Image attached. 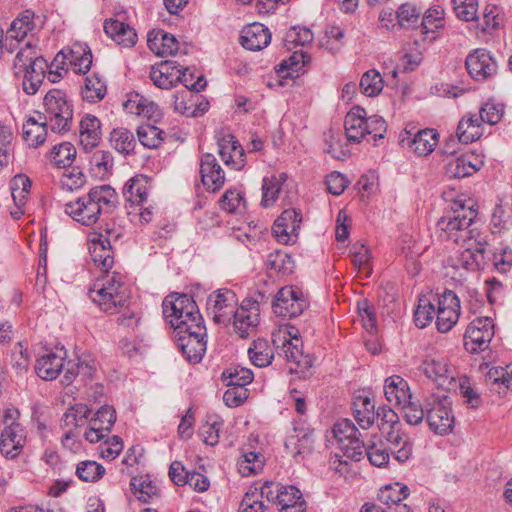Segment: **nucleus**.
<instances>
[{
    "label": "nucleus",
    "mask_w": 512,
    "mask_h": 512,
    "mask_svg": "<svg viewBox=\"0 0 512 512\" xmlns=\"http://www.w3.org/2000/svg\"><path fill=\"white\" fill-rule=\"evenodd\" d=\"M147 44L151 51L161 57L175 55L179 47L177 39L162 30L149 33Z\"/></svg>",
    "instance_id": "72a5a7b5"
},
{
    "label": "nucleus",
    "mask_w": 512,
    "mask_h": 512,
    "mask_svg": "<svg viewBox=\"0 0 512 512\" xmlns=\"http://www.w3.org/2000/svg\"><path fill=\"white\" fill-rule=\"evenodd\" d=\"M248 355L253 365L262 368L271 364L274 349L266 339H257L249 347Z\"/></svg>",
    "instance_id": "79ce46f5"
},
{
    "label": "nucleus",
    "mask_w": 512,
    "mask_h": 512,
    "mask_svg": "<svg viewBox=\"0 0 512 512\" xmlns=\"http://www.w3.org/2000/svg\"><path fill=\"white\" fill-rule=\"evenodd\" d=\"M265 509L266 506L258 493V488L250 487L241 501L239 512H264Z\"/></svg>",
    "instance_id": "338daca9"
},
{
    "label": "nucleus",
    "mask_w": 512,
    "mask_h": 512,
    "mask_svg": "<svg viewBox=\"0 0 512 512\" xmlns=\"http://www.w3.org/2000/svg\"><path fill=\"white\" fill-rule=\"evenodd\" d=\"M237 309L238 298L230 289H218L207 298V311L217 324L228 325Z\"/></svg>",
    "instance_id": "9d476101"
},
{
    "label": "nucleus",
    "mask_w": 512,
    "mask_h": 512,
    "mask_svg": "<svg viewBox=\"0 0 512 512\" xmlns=\"http://www.w3.org/2000/svg\"><path fill=\"white\" fill-rule=\"evenodd\" d=\"M384 394L387 401L396 406H401L412 399L407 381L398 375L390 376L385 380Z\"/></svg>",
    "instance_id": "cd10ccee"
},
{
    "label": "nucleus",
    "mask_w": 512,
    "mask_h": 512,
    "mask_svg": "<svg viewBox=\"0 0 512 512\" xmlns=\"http://www.w3.org/2000/svg\"><path fill=\"white\" fill-rule=\"evenodd\" d=\"M227 381V386H238L245 388L253 380V373L250 369L244 367H235L229 371L223 372Z\"/></svg>",
    "instance_id": "774afa93"
},
{
    "label": "nucleus",
    "mask_w": 512,
    "mask_h": 512,
    "mask_svg": "<svg viewBox=\"0 0 512 512\" xmlns=\"http://www.w3.org/2000/svg\"><path fill=\"white\" fill-rule=\"evenodd\" d=\"M106 93V82L99 74L93 73L85 78L81 90L83 100L89 103H97L105 97Z\"/></svg>",
    "instance_id": "ea45409f"
},
{
    "label": "nucleus",
    "mask_w": 512,
    "mask_h": 512,
    "mask_svg": "<svg viewBox=\"0 0 512 512\" xmlns=\"http://www.w3.org/2000/svg\"><path fill=\"white\" fill-rule=\"evenodd\" d=\"M332 432L344 455L353 460H360L364 454L365 442L353 422L341 419L334 424Z\"/></svg>",
    "instance_id": "1a4fd4ad"
},
{
    "label": "nucleus",
    "mask_w": 512,
    "mask_h": 512,
    "mask_svg": "<svg viewBox=\"0 0 512 512\" xmlns=\"http://www.w3.org/2000/svg\"><path fill=\"white\" fill-rule=\"evenodd\" d=\"M91 410L84 404H76L70 407L62 417L63 428L78 427L84 425L88 418Z\"/></svg>",
    "instance_id": "052dcab7"
},
{
    "label": "nucleus",
    "mask_w": 512,
    "mask_h": 512,
    "mask_svg": "<svg viewBox=\"0 0 512 512\" xmlns=\"http://www.w3.org/2000/svg\"><path fill=\"white\" fill-rule=\"evenodd\" d=\"M349 256L354 267L369 277L372 273L371 265V252L368 247L362 243H355L352 245Z\"/></svg>",
    "instance_id": "603ef678"
},
{
    "label": "nucleus",
    "mask_w": 512,
    "mask_h": 512,
    "mask_svg": "<svg viewBox=\"0 0 512 512\" xmlns=\"http://www.w3.org/2000/svg\"><path fill=\"white\" fill-rule=\"evenodd\" d=\"M266 268L270 275L286 276L294 271L295 263L284 251H275L267 257Z\"/></svg>",
    "instance_id": "a19ab883"
},
{
    "label": "nucleus",
    "mask_w": 512,
    "mask_h": 512,
    "mask_svg": "<svg viewBox=\"0 0 512 512\" xmlns=\"http://www.w3.org/2000/svg\"><path fill=\"white\" fill-rule=\"evenodd\" d=\"M180 69L172 61H162L151 67L150 78L160 89H170L180 79Z\"/></svg>",
    "instance_id": "4be33fe9"
},
{
    "label": "nucleus",
    "mask_w": 512,
    "mask_h": 512,
    "mask_svg": "<svg viewBox=\"0 0 512 512\" xmlns=\"http://www.w3.org/2000/svg\"><path fill=\"white\" fill-rule=\"evenodd\" d=\"M149 181L147 177L139 175L131 178L123 188V194L133 205H143L147 201Z\"/></svg>",
    "instance_id": "4c0bfd02"
},
{
    "label": "nucleus",
    "mask_w": 512,
    "mask_h": 512,
    "mask_svg": "<svg viewBox=\"0 0 512 512\" xmlns=\"http://www.w3.org/2000/svg\"><path fill=\"white\" fill-rule=\"evenodd\" d=\"M444 25V10L440 7L430 8L426 11L420 25L421 33L426 34L437 30Z\"/></svg>",
    "instance_id": "0e129e2a"
},
{
    "label": "nucleus",
    "mask_w": 512,
    "mask_h": 512,
    "mask_svg": "<svg viewBox=\"0 0 512 512\" xmlns=\"http://www.w3.org/2000/svg\"><path fill=\"white\" fill-rule=\"evenodd\" d=\"M66 352L63 349L48 351L39 357L35 364L37 375L44 380H54L64 367Z\"/></svg>",
    "instance_id": "aec40b11"
},
{
    "label": "nucleus",
    "mask_w": 512,
    "mask_h": 512,
    "mask_svg": "<svg viewBox=\"0 0 512 512\" xmlns=\"http://www.w3.org/2000/svg\"><path fill=\"white\" fill-rule=\"evenodd\" d=\"M200 174L203 185L209 191L216 192L224 185V171L213 154L205 153L201 157Z\"/></svg>",
    "instance_id": "a211bd4d"
},
{
    "label": "nucleus",
    "mask_w": 512,
    "mask_h": 512,
    "mask_svg": "<svg viewBox=\"0 0 512 512\" xmlns=\"http://www.w3.org/2000/svg\"><path fill=\"white\" fill-rule=\"evenodd\" d=\"M104 474L105 468L96 461H81L76 467V475L84 482H97Z\"/></svg>",
    "instance_id": "bf43d9fd"
},
{
    "label": "nucleus",
    "mask_w": 512,
    "mask_h": 512,
    "mask_svg": "<svg viewBox=\"0 0 512 512\" xmlns=\"http://www.w3.org/2000/svg\"><path fill=\"white\" fill-rule=\"evenodd\" d=\"M287 175L280 173L278 176L272 175L265 177L262 182V200L261 205L265 208L272 206L281 190V186L286 181Z\"/></svg>",
    "instance_id": "49530a36"
},
{
    "label": "nucleus",
    "mask_w": 512,
    "mask_h": 512,
    "mask_svg": "<svg viewBox=\"0 0 512 512\" xmlns=\"http://www.w3.org/2000/svg\"><path fill=\"white\" fill-rule=\"evenodd\" d=\"M264 466V456L260 453L247 452L240 456L237 461L239 473L248 477L258 473Z\"/></svg>",
    "instance_id": "6e6d98bb"
},
{
    "label": "nucleus",
    "mask_w": 512,
    "mask_h": 512,
    "mask_svg": "<svg viewBox=\"0 0 512 512\" xmlns=\"http://www.w3.org/2000/svg\"><path fill=\"white\" fill-rule=\"evenodd\" d=\"M109 141L117 152L124 155L131 154L136 147V140L133 133L124 127L113 129L110 133Z\"/></svg>",
    "instance_id": "a18cd8bd"
},
{
    "label": "nucleus",
    "mask_w": 512,
    "mask_h": 512,
    "mask_svg": "<svg viewBox=\"0 0 512 512\" xmlns=\"http://www.w3.org/2000/svg\"><path fill=\"white\" fill-rule=\"evenodd\" d=\"M276 496L277 505L281 512H305V502L298 488L292 485H284Z\"/></svg>",
    "instance_id": "c9c22d12"
},
{
    "label": "nucleus",
    "mask_w": 512,
    "mask_h": 512,
    "mask_svg": "<svg viewBox=\"0 0 512 512\" xmlns=\"http://www.w3.org/2000/svg\"><path fill=\"white\" fill-rule=\"evenodd\" d=\"M477 215L478 211L472 199H457L453 201L450 210L437 222L440 236L443 239L460 243L469 238L481 235L476 229H470Z\"/></svg>",
    "instance_id": "7ed1b4c3"
},
{
    "label": "nucleus",
    "mask_w": 512,
    "mask_h": 512,
    "mask_svg": "<svg viewBox=\"0 0 512 512\" xmlns=\"http://www.w3.org/2000/svg\"><path fill=\"white\" fill-rule=\"evenodd\" d=\"M302 218L295 209H286L275 220L273 234L277 241L282 244L294 243L298 236Z\"/></svg>",
    "instance_id": "2eb2a0df"
},
{
    "label": "nucleus",
    "mask_w": 512,
    "mask_h": 512,
    "mask_svg": "<svg viewBox=\"0 0 512 512\" xmlns=\"http://www.w3.org/2000/svg\"><path fill=\"white\" fill-rule=\"evenodd\" d=\"M68 61L76 72L86 74L92 65V52L87 45L75 44L68 50Z\"/></svg>",
    "instance_id": "c03bdc74"
},
{
    "label": "nucleus",
    "mask_w": 512,
    "mask_h": 512,
    "mask_svg": "<svg viewBox=\"0 0 512 512\" xmlns=\"http://www.w3.org/2000/svg\"><path fill=\"white\" fill-rule=\"evenodd\" d=\"M344 128L348 141L360 143L367 135H372L374 141L382 139L387 125L382 117L378 115L367 117L365 109L356 106L346 114Z\"/></svg>",
    "instance_id": "39448f33"
},
{
    "label": "nucleus",
    "mask_w": 512,
    "mask_h": 512,
    "mask_svg": "<svg viewBox=\"0 0 512 512\" xmlns=\"http://www.w3.org/2000/svg\"><path fill=\"white\" fill-rule=\"evenodd\" d=\"M438 133L434 129L418 131L410 147L419 156H427L432 153L438 144Z\"/></svg>",
    "instance_id": "37998d69"
},
{
    "label": "nucleus",
    "mask_w": 512,
    "mask_h": 512,
    "mask_svg": "<svg viewBox=\"0 0 512 512\" xmlns=\"http://www.w3.org/2000/svg\"><path fill=\"white\" fill-rule=\"evenodd\" d=\"M504 112L505 108L503 104L489 100L482 104L478 114L480 116V122L493 126L501 121Z\"/></svg>",
    "instance_id": "680f3d73"
},
{
    "label": "nucleus",
    "mask_w": 512,
    "mask_h": 512,
    "mask_svg": "<svg viewBox=\"0 0 512 512\" xmlns=\"http://www.w3.org/2000/svg\"><path fill=\"white\" fill-rule=\"evenodd\" d=\"M409 495V489L405 485L396 483L394 485H387L383 487L378 493L379 505L384 509H389L400 502H403Z\"/></svg>",
    "instance_id": "de8ad7c7"
},
{
    "label": "nucleus",
    "mask_w": 512,
    "mask_h": 512,
    "mask_svg": "<svg viewBox=\"0 0 512 512\" xmlns=\"http://www.w3.org/2000/svg\"><path fill=\"white\" fill-rule=\"evenodd\" d=\"M104 31L108 37L125 47H132L137 41L135 30L118 20H106L104 23Z\"/></svg>",
    "instance_id": "473e14b6"
},
{
    "label": "nucleus",
    "mask_w": 512,
    "mask_h": 512,
    "mask_svg": "<svg viewBox=\"0 0 512 512\" xmlns=\"http://www.w3.org/2000/svg\"><path fill=\"white\" fill-rule=\"evenodd\" d=\"M462 248L458 256L453 259V267L467 271L484 269L487 259L491 254L489 245L481 235L469 238L462 242Z\"/></svg>",
    "instance_id": "0eeeda50"
},
{
    "label": "nucleus",
    "mask_w": 512,
    "mask_h": 512,
    "mask_svg": "<svg viewBox=\"0 0 512 512\" xmlns=\"http://www.w3.org/2000/svg\"><path fill=\"white\" fill-rule=\"evenodd\" d=\"M240 39L245 49L259 51L270 43L271 33L263 24L252 23L242 30Z\"/></svg>",
    "instance_id": "412c9836"
},
{
    "label": "nucleus",
    "mask_w": 512,
    "mask_h": 512,
    "mask_svg": "<svg viewBox=\"0 0 512 512\" xmlns=\"http://www.w3.org/2000/svg\"><path fill=\"white\" fill-rule=\"evenodd\" d=\"M117 193L110 185H99L76 201L66 203L65 213L82 225L92 226L98 222L102 213H108L116 207Z\"/></svg>",
    "instance_id": "f03ea898"
},
{
    "label": "nucleus",
    "mask_w": 512,
    "mask_h": 512,
    "mask_svg": "<svg viewBox=\"0 0 512 512\" xmlns=\"http://www.w3.org/2000/svg\"><path fill=\"white\" fill-rule=\"evenodd\" d=\"M165 132L150 124H143L137 129L139 142L146 148L155 149L164 140Z\"/></svg>",
    "instance_id": "4d7b16f0"
},
{
    "label": "nucleus",
    "mask_w": 512,
    "mask_h": 512,
    "mask_svg": "<svg viewBox=\"0 0 512 512\" xmlns=\"http://www.w3.org/2000/svg\"><path fill=\"white\" fill-rule=\"evenodd\" d=\"M123 108L127 113L147 118L160 116L158 105L137 92H131L127 95Z\"/></svg>",
    "instance_id": "7c9ffc66"
},
{
    "label": "nucleus",
    "mask_w": 512,
    "mask_h": 512,
    "mask_svg": "<svg viewBox=\"0 0 512 512\" xmlns=\"http://www.w3.org/2000/svg\"><path fill=\"white\" fill-rule=\"evenodd\" d=\"M430 296H421L418 300V306L414 312V321L417 327L425 328L434 319L435 302Z\"/></svg>",
    "instance_id": "5fc2aeb1"
},
{
    "label": "nucleus",
    "mask_w": 512,
    "mask_h": 512,
    "mask_svg": "<svg viewBox=\"0 0 512 512\" xmlns=\"http://www.w3.org/2000/svg\"><path fill=\"white\" fill-rule=\"evenodd\" d=\"M309 306L306 295L296 286L281 288L273 303L274 313L281 317L295 318Z\"/></svg>",
    "instance_id": "9b49d317"
},
{
    "label": "nucleus",
    "mask_w": 512,
    "mask_h": 512,
    "mask_svg": "<svg viewBox=\"0 0 512 512\" xmlns=\"http://www.w3.org/2000/svg\"><path fill=\"white\" fill-rule=\"evenodd\" d=\"M38 60H44V58L37 54L35 47H33L30 43H27L17 52L14 58L12 65L14 76L20 77L21 73H23L25 69H28L33 65L34 62Z\"/></svg>",
    "instance_id": "8fccbe9b"
},
{
    "label": "nucleus",
    "mask_w": 512,
    "mask_h": 512,
    "mask_svg": "<svg viewBox=\"0 0 512 512\" xmlns=\"http://www.w3.org/2000/svg\"><path fill=\"white\" fill-rule=\"evenodd\" d=\"M48 122L45 121L41 113H37V117L31 116L23 124V138L30 147L37 148L42 145L47 136Z\"/></svg>",
    "instance_id": "bb28decb"
},
{
    "label": "nucleus",
    "mask_w": 512,
    "mask_h": 512,
    "mask_svg": "<svg viewBox=\"0 0 512 512\" xmlns=\"http://www.w3.org/2000/svg\"><path fill=\"white\" fill-rule=\"evenodd\" d=\"M494 336V325L490 318H477L467 327L464 346L470 353H478L488 348Z\"/></svg>",
    "instance_id": "ddd939ff"
},
{
    "label": "nucleus",
    "mask_w": 512,
    "mask_h": 512,
    "mask_svg": "<svg viewBox=\"0 0 512 512\" xmlns=\"http://www.w3.org/2000/svg\"><path fill=\"white\" fill-rule=\"evenodd\" d=\"M313 444V431L308 428H295L294 434L290 435L285 448L293 457H297L311 451Z\"/></svg>",
    "instance_id": "f704fd0d"
},
{
    "label": "nucleus",
    "mask_w": 512,
    "mask_h": 512,
    "mask_svg": "<svg viewBox=\"0 0 512 512\" xmlns=\"http://www.w3.org/2000/svg\"><path fill=\"white\" fill-rule=\"evenodd\" d=\"M219 155L224 163L236 170H240L245 165V152L242 146L234 140L232 135L224 137L218 143Z\"/></svg>",
    "instance_id": "393cba45"
},
{
    "label": "nucleus",
    "mask_w": 512,
    "mask_h": 512,
    "mask_svg": "<svg viewBox=\"0 0 512 512\" xmlns=\"http://www.w3.org/2000/svg\"><path fill=\"white\" fill-rule=\"evenodd\" d=\"M76 157V148L70 142L53 146L49 154L50 162L58 168L71 166Z\"/></svg>",
    "instance_id": "3c124183"
},
{
    "label": "nucleus",
    "mask_w": 512,
    "mask_h": 512,
    "mask_svg": "<svg viewBox=\"0 0 512 512\" xmlns=\"http://www.w3.org/2000/svg\"><path fill=\"white\" fill-rule=\"evenodd\" d=\"M47 69L48 64L44 59L34 62L32 66L21 73L22 88L27 95H34L38 92L46 77Z\"/></svg>",
    "instance_id": "c756f323"
},
{
    "label": "nucleus",
    "mask_w": 512,
    "mask_h": 512,
    "mask_svg": "<svg viewBox=\"0 0 512 512\" xmlns=\"http://www.w3.org/2000/svg\"><path fill=\"white\" fill-rule=\"evenodd\" d=\"M162 307L184 357L192 363L200 362L206 351V327L195 301L186 294H171Z\"/></svg>",
    "instance_id": "f257e3e1"
},
{
    "label": "nucleus",
    "mask_w": 512,
    "mask_h": 512,
    "mask_svg": "<svg viewBox=\"0 0 512 512\" xmlns=\"http://www.w3.org/2000/svg\"><path fill=\"white\" fill-rule=\"evenodd\" d=\"M484 134V123L477 113H466L458 123L457 137L461 143L470 144Z\"/></svg>",
    "instance_id": "5701e85b"
},
{
    "label": "nucleus",
    "mask_w": 512,
    "mask_h": 512,
    "mask_svg": "<svg viewBox=\"0 0 512 512\" xmlns=\"http://www.w3.org/2000/svg\"><path fill=\"white\" fill-rule=\"evenodd\" d=\"M41 113L50 129L56 133L69 131L72 125L73 109L66 94L59 89L49 90L43 99Z\"/></svg>",
    "instance_id": "423d86ee"
},
{
    "label": "nucleus",
    "mask_w": 512,
    "mask_h": 512,
    "mask_svg": "<svg viewBox=\"0 0 512 512\" xmlns=\"http://www.w3.org/2000/svg\"><path fill=\"white\" fill-rule=\"evenodd\" d=\"M481 161L473 154L451 157L446 164V174L450 178H464L480 169Z\"/></svg>",
    "instance_id": "b1692460"
},
{
    "label": "nucleus",
    "mask_w": 512,
    "mask_h": 512,
    "mask_svg": "<svg viewBox=\"0 0 512 512\" xmlns=\"http://www.w3.org/2000/svg\"><path fill=\"white\" fill-rule=\"evenodd\" d=\"M311 61V57L303 51H295L288 59L283 60L279 65L277 72L284 78H294L304 73L305 66Z\"/></svg>",
    "instance_id": "58836bf2"
},
{
    "label": "nucleus",
    "mask_w": 512,
    "mask_h": 512,
    "mask_svg": "<svg viewBox=\"0 0 512 512\" xmlns=\"http://www.w3.org/2000/svg\"><path fill=\"white\" fill-rule=\"evenodd\" d=\"M377 418L379 420V427L387 432L388 440L392 443L399 444L401 437L395 434L396 428L399 426L397 413L391 408L381 407L377 411Z\"/></svg>",
    "instance_id": "09e8293b"
},
{
    "label": "nucleus",
    "mask_w": 512,
    "mask_h": 512,
    "mask_svg": "<svg viewBox=\"0 0 512 512\" xmlns=\"http://www.w3.org/2000/svg\"><path fill=\"white\" fill-rule=\"evenodd\" d=\"M24 428L19 423L12 422L1 433L0 451L7 458H15L21 452L25 443Z\"/></svg>",
    "instance_id": "6ab92c4d"
},
{
    "label": "nucleus",
    "mask_w": 512,
    "mask_h": 512,
    "mask_svg": "<svg viewBox=\"0 0 512 512\" xmlns=\"http://www.w3.org/2000/svg\"><path fill=\"white\" fill-rule=\"evenodd\" d=\"M458 19L469 22L478 21V0H451Z\"/></svg>",
    "instance_id": "e2e57ef3"
},
{
    "label": "nucleus",
    "mask_w": 512,
    "mask_h": 512,
    "mask_svg": "<svg viewBox=\"0 0 512 512\" xmlns=\"http://www.w3.org/2000/svg\"><path fill=\"white\" fill-rule=\"evenodd\" d=\"M437 304L436 326L439 332L450 331L460 316V300L451 290H445L440 296L432 295Z\"/></svg>",
    "instance_id": "f8f14e48"
},
{
    "label": "nucleus",
    "mask_w": 512,
    "mask_h": 512,
    "mask_svg": "<svg viewBox=\"0 0 512 512\" xmlns=\"http://www.w3.org/2000/svg\"><path fill=\"white\" fill-rule=\"evenodd\" d=\"M420 15V9L411 3H404L397 10L398 23L405 28L414 27L418 23Z\"/></svg>",
    "instance_id": "69168bd1"
},
{
    "label": "nucleus",
    "mask_w": 512,
    "mask_h": 512,
    "mask_svg": "<svg viewBox=\"0 0 512 512\" xmlns=\"http://www.w3.org/2000/svg\"><path fill=\"white\" fill-rule=\"evenodd\" d=\"M451 401L446 395H432L426 400V419L432 431L438 435L450 433L454 427Z\"/></svg>",
    "instance_id": "6e6552de"
},
{
    "label": "nucleus",
    "mask_w": 512,
    "mask_h": 512,
    "mask_svg": "<svg viewBox=\"0 0 512 512\" xmlns=\"http://www.w3.org/2000/svg\"><path fill=\"white\" fill-rule=\"evenodd\" d=\"M359 86L364 95L374 97L382 91L384 81L376 69H370L362 75Z\"/></svg>",
    "instance_id": "13d9d810"
},
{
    "label": "nucleus",
    "mask_w": 512,
    "mask_h": 512,
    "mask_svg": "<svg viewBox=\"0 0 512 512\" xmlns=\"http://www.w3.org/2000/svg\"><path fill=\"white\" fill-rule=\"evenodd\" d=\"M89 252L93 262L105 273L112 268L114 259L110 242L102 235L94 236L90 239Z\"/></svg>",
    "instance_id": "a878e982"
},
{
    "label": "nucleus",
    "mask_w": 512,
    "mask_h": 512,
    "mask_svg": "<svg viewBox=\"0 0 512 512\" xmlns=\"http://www.w3.org/2000/svg\"><path fill=\"white\" fill-rule=\"evenodd\" d=\"M295 342L292 339L283 337L281 351L287 361L296 365V372H304L312 367V359L309 355H304L301 349L302 343L300 339L294 336Z\"/></svg>",
    "instance_id": "2f4dec72"
},
{
    "label": "nucleus",
    "mask_w": 512,
    "mask_h": 512,
    "mask_svg": "<svg viewBox=\"0 0 512 512\" xmlns=\"http://www.w3.org/2000/svg\"><path fill=\"white\" fill-rule=\"evenodd\" d=\"M424 374L438 386L444 387L453 379L452 372L446 360L429 359L423 363Z\"/></svg>",
    "instance_id": "e433bc0d"
},
{
    "label": "nucleus",
    "mask_w": 512,
    "mask_h": 512,
    "mask_svg": "<svg viewBox=\"0 0 512 512\" xmlns=\"http://www.w3.org/2000/svg\"><path fill=\"white\" fill-rule=\"evenodd\" d=\"M374 404L368 398H359L354 402V418L362 429L372 426L375 419Z\"/></svg>",
    "instance_id": "864d4df0"
},
{
    "label": "nucleus",
    "mask_w": 512,
    "mask_h": 512,
    "mask_svg": "<svg viewBox=\"0 0 512 512\" xmlns=\"http://www.w3.org/2000/svg\"><path fill=\"white\" fill-rule=\"evenodd\" d=\"M40 17L31 9L20 12L11 22L7 37L18 42L33 36L41 28Z\"/></svg>",
    "instance_id": "dca6fc26"
},
{
    "label": "nucleus",
    "mask_w": 512,
    "mask_h": 512,
    "mask_svg": "<svg viewBox=\"0 0 512 512\" xmlns=\"http://www.w3.org/2000/svg\"><path fill=\"white\" fill-rule=\"evenodd\" d=\"M89 298L104 312L120 313L128 308L130 290L120 273L113 272L97 279L88 291Z\"/></svg>",
    "instance_id": "20e7f679"
},
{
    "label": "nucleus",
    "mask_w": 512,
    "mask_h": 512,
    "mask_svg": "<svg viewBox=\"0 0 512 512\" xmlns=\"http://www.w3.org/2000/svg\"><path fill=\"white\" fill-rule=\"evenodd\" d=\"M259 305L256 301H243L232 317L235 331L241 338H246L259 323Z\"/></svg>",
    "instance_id": "f3484780"
},
{
    "label": "nucleus",
    "mask_w": 512,
    "mask_h": 512,
    "mask_svg": "<svg viewBox=\"0 0 512 512\" xmlns=\"http://www.w3.org/2000/svg\"><path fill=\"white\" fill-rule=\"evenodd\" d=\"M469 75L478 81L492 77L497 72V63L485 49H476L470 53L465 61Z\"/></svg>",
    "instance_id": "4468645a"
},
{
    "label": "nucleus",
    "mask_w": 512,
    "mask_h": 512,
    "mask_svg": "<svg viewBox=\"0 0 512 512\" xmlns=\"http://www.w3.org/2000/svg\"><path fill=\"white\" fill-rule=\"evenodd\" d=\"M101 123L94 115H85L80 121V143L85 150H91L99 144L101 139Z\"/></svg>",
    "instance_id": "c85d7f7f"
}]
</instances>
